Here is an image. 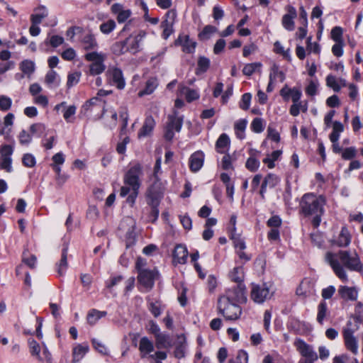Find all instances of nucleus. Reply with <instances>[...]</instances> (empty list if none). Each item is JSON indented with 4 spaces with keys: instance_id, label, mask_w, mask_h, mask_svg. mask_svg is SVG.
<instances>
[{
    "instance_id": "obj_43",
    "label": "nucleus",
    "mask_w": 363,
    "mask_h": 363,
    "mask_svg": "<svg viewBox=\"0 0 363 363\" xmlns=\"http://www.w3.org/2000/svg\"><path fill=\"white\" fill-rule=\"evenodd\" d=\"M230 277L232 281L238 283V284H241V282L243 280L242 268L240 267H235L233 270L230 272Z\"/></svg>"
},
{
    "instance_id": "obj_10",
    "label": "nucleus",
    "mask_w": 363,
    "mask_h": 363,
    "mask_svg": "<svg viewBox=\"0 0 363 363\" xmlns=\"http://www.w3.org/2000/svg\"><path fill=\"white\" fill-rule=\"evenodd\" d=\"M157 274L155 270L145 269L139 271L138 279L140 284L145 288L150 289L154 285V281Z\"/></svg>"
},
{
    "instance_id": "obj_54",
    "label": "nucleus",
    "mask_w": 363,
    "mask_h": 363,
    "mask_svg": "<svg viewBox=\"0 0 363 363\" xmlns=\"http://www.w3.org/2000/svg\"><path fill=\"white\" fill-rule=\"evenodd\" d=\"M18 140H19V143L21 145H27L30 143V142L32 140V137H31V135L28 133L25 130H22L19 133Z\"/></svg>"
},
{
    "instance_id": "obj_35",
    "label": "nucleus",
    "mask_w": 363,
    "mask_h": 363,
    "mask_svg": "<svg viewBox=\"0 0 363 363\" xmlns=\"http://www.w3.org/2000/svg\"><path fill=\"white\" fill-rule=\"evenodd\" d=\"M28 345L31 356L35 357L40 361H43V358L40 355V347L39 343L34 339H28Z\"/></svg>"
},
{
    "instance_id": "obj_62",
    "label": "nucleus",
    "mask_w": 363,
    "mask_h": 363,
    "mask_svg": "<svg viewBox=\"0 0 363 363\" xmlns=\"http://www.w3.org/2000/svg\"><path fill=\"white\" fill-rule=\"evenodd\" d=\"M76 113V106H69L66 108L63 113V117L67 122H71L70 118L74 116Z\"/></svg>"
},
{
    "instance_id": "obj_45",
    "label": "nucleus",
    "mask_w": 363,
    "mask_h": 363,
    "mask_svg": "<svg viewBox=\"0 0 363 363\" xmlns=\"http://www.w3.org/2000/svg\"><path fill=\"white\" fill-rule=\"evenodd\" d=\"M116 26V24L113 20H108L102 23L99 26V29L101 33L108 35L115 29Z\"/></svg>"
},
{
    "instance_id": "obj_52",
    "label": "nucleus",
    "mask_w": 363,
    "mask_h": 363,
    "mask_svg": "<svg viewBox=\"0 0 363 363\" xmlns=\"http://www.w3.org/2000/svg\"><path fill=\"white\" fill-rule=\"evenodd\" d=\"M251 128L255 133H261L264 130L263 120L261 118H255L252 123Z\"/></svg>"
},
{
    "instance_id": "obj_49",
    "label": "nucleus",
    "mask_w": 363,
    "mask_h": 363,
    "mask_svg": "<svg viewBox=\"0 0 363 363\" xmlns=\"http://www.w3.org/2000/svg\"><path fill=\"white\" fill-rule=\"evenodd\" d=\"M12 105V100L10 97L1 95L0 96V110L1 111H9Z\"/></svg>"
},
{
    "instance_id": "obj_7",
    "label": "nucleus",
    "mask_w": 363,
    "mask_h": 363,
    "mask_svg": "<svg viewBox=\"0 0 363 363\" xmlns=\"http://www.w3.org/2000/svg\"><path fill=\"white\" fill-rule=\"evenodd\" d=\"M245 287L242 284H238L230 289H228L225 294L221 296L219 298L225 299L235 303H242L247 301L245 296Z\"/></svg>"
},
{
    "instance_id": "obj_3",
    "label": "nucleus",
    "mask_w": 363,
    "mask_h": 363,
    "mask_svg": "<svg viewBox=\"0 0 363 363\" xmlns=\"http://www.w3.org/2000/svg\"><path fill=\"white\" fill-rule=\"evenodd\" d=\"M142 174V166L137 164L130 167L124 176V186L121 188L120 196L121 197L128 196L126 201L131 206L135 203L138 196L139 189L141 186L140 177Z\"/></svg>"
},
{
    "instance_id": "obj_37",
    "label": "nucleus",
    "mask_w": 363,
    "mask_h": 363,
    "mask_svg": "<svg viewBox=\"0 0 363 363\" xmlns=\"http://www.w3.org/2000/svg\"><path fill=\"white\" fill-rule=\"evenodd\" d=\"M111 50L113 54L121 55L128 51L125 40L115 43L112 47Z\"/></svg>"
},
{
    "instance_id": "obj_36",
    "label": "nucleus",
    "mask_w": 363,
    "mask_h": 363,
    "mask_svg": "<svg viewBox=\"0 0 363 363\" xmlns=\"http://www.w3.org/2000/svg\"><path fill=\"white\" fill-rule=\"evenodd\" d=\"M217 31L216 27L208 25L206 26L201 32L199 33V38L201 40H206L211 38V35Z\"/></svg>"
},
{
    "instance_id": "obj_26",
    "label": "nucleus",
    "mask_w": 363,
    "mask_h": 363,
    "mask_svg": "<svg viewBox=\"0 0 363 363\" xmlns=\"http://www.w3.org/2000/svg\"><path fill=\"white\" fill-rule=\"evenodd\" d=\"M155 345L157 349H167L172 347V340L169 335L160 333L155 337Z\"/></svg>"
},
{
    "instance_id": "obj_8",
    "label": "nucleus",
    "mask_w": 363,
    "mask_h": 363,
    "mask_svg": "<svg viewBox=\"0 0 363 363\" xmlns=\"http://www.w3.org/2000/svg\"><path fill=\"white\" fill-rule=\"evenodd\" d=\"M294 345L301 356L305 358L303 360L315 362L318 359V357L312 346L307 344L303 340L296 339L294 342Z\"/></svg>"
},
{
    "instance_id": "obj_27",
    "label": "nucleus",
    "mask_w": 363,
    "mask_h": 363,
    "mask_svg": "<svg viewBox=\"0 0 363 363\" xmlns=\"http://www.w3.org/2000/svg\"><path fill=\"white\" fill-rule=\"evenodd\" d=\"M89 347L87 344H79L73 348L72 355L73 362H77L83 358V357L89 352Z\"/></svg>"
},
{
    "instance_id": "obj_18",
    "label": "nucleus",
    "mask_w": 363,
    "mask_h": 363,
    "mask_svg": "<svg viewBox=\"0 0 363 363\" xmlns=\"http://www.w3.org/2000/svg\"><path fill=\"white\" fill-rule=\"evenodd\" d=\"M188 257V251L186 247L183 245H177L173 251V264H184L186 262Z\"/></svg>"
},
{
    "instance_id": "obj_61",
    "label": "nucleus",
    "mask_w": 363,
    "mask_h": 363,
    "mask_svg": "<svg viewBox=\"0 0 363 363\" xmlns=\"http://www.w3.org/2000/svg\"><path fill=\"white\" fill-rule=\"evenodd\" d=\"M61 56L65 60L71 61L75 58L76 52L74 49L70 48L65 50L62 52Z\"/></svg>"
},
{
    "instance_id": "obj_56",
    "label": "nucleus",
    "mask_w": 363,
    "mask_h": 363,
    "mask_svg": "<svg viewBox=\"0 0 363 363\" xmlns=\"http://www.w3.org/2000/svg\"><path fill=\"white\" fill-rule=\"evenodd\" d=\"M327 85L332 88L335 91H339L340 90V86L337 84L336 79L333 75H328L326 78Z\"/></svg>"
},
{
    "instance_id": "obj_23",
    "label": "nucleus",
    "mask_w": 363,
    "mask_h": 363,
    "mask_svg": "<svg viewBox=\"0 0 363 363\" xmlns=\"http://www.w3.org/2000/svg\"><path fill=\"white\" fill-rule=\"evenodd\" d=\"M155 125V121L152 116H148L145 118L144 123L138 132V138L146 137L149 135L152 131Z\"/></svg>"
},
{
    "instance_id": "obj_13",
    "label": "nucleus",
    "mask_w": 363,
    "mask_h": 363,
    "mask_svg": "<svg viewBox=\"0 0 363 363\" xmlns=\"http://www.w3.org/2000/svg\"><path fill=\"white\" fill-rule=\"evenodd\" d=\"M146 197L149 206H158L162 197V191L157 188L156 184H153L147 189Z\"/></svg>"
},
{
    "instance_id": "obj_48",
    "label": "nucleus",
    "mask_w": 363,
    "mask_h": 363,
    "mask_svg": "<svg viewBox=\"0 0 363 363\" xmlns=\"http://www.w3.org/2000/svg\"><path fill=\"white\" fill-rule=\"evenodd\" d=\"M21 70L26 74H30L34 72V63L30 60H23L20 65Z\"/></svg>"
},
{
    "instance_id": "obj_60",
    "label": "nucleus",
    "mask_w": 363,
    "mask_h": 363,
    "mask_svg": "<svg viewBox=\"0 0 363 363\" xmlns=\"http://www.w3.org/2000/svg\"><path fill=\"white\" fill-rule=\"evenodd\" d=\"M45 130V127L42 123H34L32 124L30 127V131L32 134H38V136H40L42 133Z\"/></svg>"
},
{
    "instance_id": "obj_46",
    "label": "nucleus",
    "mask_w": 363,
    "mask_h": 363,
    "mask_svg": "<svg viewBox=\"0 0 363 363\" xmlns=\"http://www.w3.org/2000/svg\"><path fill=\"white\" fill-rule=\"evenodd\" d=\"M12 160L11 157L2 156L0 158V169H4L7 172H12Z\"/></svg>"
},
{
    "instance_id": "obj_16",
    "label": "nucleus",
    "mask_w": 363,
    "mask_h": 363,
    "mask_svg": "<svg viewBox=\"0 0 363 363\" xmlns=\"http://www.w3.org/2000/svg\"><path fill=\"white\" fill-rule=\"evenodd\" d=\"M175 45H181L182 51L186 53H193L195 51L196 43L191 39L188 35H180L175 41Z\"/></svg>"
},
{
    "instance_id": "obj_28",
    "label": "nucleus",
    "mask_w": 363,
    "mask_h": 363,
    "mask_svg": "<svg viewBox=\"0 0 363 363\" xmlns=\"http://www.w3.org/2000/svg\"><path fill=\"white\" fill-rule=\"evenodd\" d=\"M269 78L271 81L274 82L279 79L281 82H283L285 80V74L279 70L278 65L273 63L270 67Z\"/></svg>"
},
{
    "instance_id": "obj_53",
    "label": "nucleus",
    "mask_w": 363,
    "mask_h": 363,
    "mask_svg": "<svg viewBox=\"0 0 363 363\" xmlns=\"http://www.w3.org/2000/svg\"><path fill=\"white\" fill-rule=\"evenodd\" d=\"M252 95L250 93H245L242 96L241 101L240 102V108L242 110H247L250 107Z\"/></svg>"
},
{
    "instance_id": "obj_6",
    "label": "nucleus",
    "mask_w": 363,
    "mask_h": 363,
    "mask_svg": "<svg viewBox=\"0 0 363 363\" xmlns=\"http://www.w3.org/2000/svg\"><path fill=\"white\" fill-rule=\"evenodd\" d=\"M273 294L271 285L267 283L252 284L251 298L257 303H262L267 300L270 299Z\"/></svg>"
},
{
    "instance_id": "obj_51",
    "label": "nucleus",
    "mask_w": 363,
    "mask_h": 363,
    "mask_svg": "<svg viewBox=\"0 0 363 363\" xmlns=\"http://www.w3.org/2000/svg\"><path fill=\"white\" fill-rule=\"evenodd\" d=\"M26 255V253L24 252L23 253L22 262L29 268L34 269L37 262L36 256L34 255H30L28 257H27Z\"/></svg>"
},
{
    "instance_id": "obj_55",
    "label": "nucleus",
    "mask_w": 363,
    "mask_h": 363,
    "mask_svg": "<svg viewBox=\"0 0 363 363\" xmlns=\"http://www.w3.org/2000/svg\"><path fill=\"white\" fill-rule=\"evenodd\" d=\"M356 154H357V150H356L355 147H350L345 148V150H342V157L344 160H352L356 156Z\"/></svg>"
},
{
    "instance_id": "obj_41",
    "label": "nucleus",
    "mask_w": 363,
    "mask_h": 363,
    "mask_svg": "<svg viewBox=\"0 0 363 363\" xmlns=\"http://www.w3.org/2000/svg\"><path fill=\"white\" fill-rule=\"evenodd\" d=\"M260 165V162L258 159H257L252 154H251V156L247 160V162L245 163L246 168L252 172H256Z\"/></svg>"
},
{
    "instance_id": "obj_19",
    "label": "nucleus",
    "mask_w": 363,
    "mask_h": 363,
    "mask_svg": "<svg viewBox=\"0 0 363 363\" xmlns=\"http://www.w3.org/2000/svg\"><path fill=\"white\" fill-rule=\"evenodd\" d=\"M49 12L44 5H39L33 9V13L30 16V23L40 24L43 20L48 16Z\"/></svg>"
},
{
    "instance_id": "obj_2",
    "label": "nucleus",
    "mask_w": 363,
    "mask_h": 363,
    "mask_svg": "<svg viewBox=\"0 0 363 363\" xmlns=\"http://www.w3.org/2000/svg\"><path fill=\"white\" fill-rule=\"evenodd\" d=\"M326 204L325 197L313 193H307L301 197L299 206L300 213L306 217H312V225L318 228L324 214V206Z\"/></svg>"
},
{
    "instance_id": "obj_42",
    "label": "nucleus",
    "mask_w": 363,
    "mask_h": 363,
    "mask_svg": "<svg viewBox=\"0 0 363 363\" xmlns=\"http://www.w3.org/2000/svg\"><path fill=\"white\" fill-rule=\"evenodd\" d=\"M230 238L233 240V245L235 248H239L240 250L245 249V242L240 234L230 232Z\"/></svg>"
},
{
    "instance_id": "obj_1",
    "label": "nucleus",
    "mask_w": 363,
    "mask_h": 363,
    "mask_svg": "<svg viewBox=\"0 0 363 363\" xmlns=\"http://www.w3.org/2000/svg\"><path fill=\"white\" fill-rule=\"evenodd\" d=\"M325 260L335 275L344 282L348 281V277L345 268L358 272L363 270V264L356 252L352 254L347 250H340L337 253L328 252L325 255Z\"/></svg>"
},
{
    "instance_id": "obj_64",
    "label": "nucleus",
    "mask_w": 363,
    "mask_h": 363,
    "mask_svg": "<svg viewBox=\"0 0 363 363\" xmlns=\"http://www.w3.org/2000/svg\"><path fill=\"white\" fill-rule=\"evenodd\" d=\"M236 362L237 363H247L248 362V354L247 353L240 350L238 351L237 357H236Z\"/></svg>"
},
{
    "instance_id": "obj_29",
    "label": "nucleus",
    "mask_w": 363,
    "mask_h": 363,
    "mask_svg": "<svg viewBox=\"0 0 363 363\" xmlns=\"http://www.w3.org/2000/svg\"><path fill=\"white\" fill-rule=\"evenodd\" d=\"M179 92L185 96L186 100L190 103L199 98V93L194 90L185 86H179Z\"/></svg>"
},
{
    "instance_id": "obj_9",
    "label": "nucleus",
    "mask_w": 363,
    "mask_h": 363,
    "mask_svg": "<svg viewBox=\"0 0 363 363\" xmlns=\"http://www.w3.org/2000/svg\"><path fill=\"white\" fill-rule=\"evenodd\" d=\"M108 55L102 52L92 51V74L103 73L106 66L104 63Z\"/></svg>"
},
{
    "instance_id": "obj_25",
    "label": "nucleus",
    "mask_w": 363,
    "mask_h": 363,
    "mask_svg": "<svg viewBox=\"0 0 363 363\" xmlns=\"http://www.w3.org/2000/svg\"><path fill=\"white\" fill-rule=\"evenodd\" d=\"M186 347V337L182 334L177 336V342L176 344L174 355L177 359H182L185 357Z\"/></svg>"
},
{
    "instance_id": "obj_11",
    "label": "nucleus",
    "mask_w": 363,
    "mask_h": 363,
    "mask_svg": "<svg viewBox=\"0 0 363 363\" xmlns=\"http://www.w3.org/2000/svg\"><path fill=\"white\" fill-rule=\"evenodd\" d=\"M177 15L175 11L170 10L166 14V19L161 23V27L163 29L162 37L164 39H167L173 32V24Z\"/></svg>"
},
{
    "instance_id": "obj_31",
    "label": "nucleus",
    "mask_w": 363,
    "mask_h": 363,
    "mask_svg": "<svg viewBox=\"0 0 363 363\" xmlns=\"http://www.w3.org/2000/svg\"><path fill=\"white\" fill-rule=\"evenodd\" d=\"M328 315V305L325 301H322L318 306L317 321L323 325L324 320Z\"/></svg>"
},
{
    "instance_id": "obj_47",
    "label": "nucleus",
    "mask_w": 363,
    "mask_h": 363,
    "mask_svg": "<svg viewBox=\"0 0 363 363\" xmlns=\"http://www.w3.org/2000/svg\"><path fill=\"white\" fill-rule=\"evenodd\" d=\"M81 73L75 72L69 73L67 76V86L68 89L71 88L74 85L77 84L79 82Z\"/></svg>"
},
{
    "instance_id": "obj_32",
    "label": "nucleus",
    "mask_w": 363,
    "mask_h": 363,
    "mask_svg": "<svg viewBox=\"0 0 363 363\" xmlns=\"http://www.w3.org/2000/svg\"><path fill=\"white\" fill-rule=\"evenodd\" d=\"M230 145L229 137L225 134L223 133L220 135L216 143V150L220 153L225 152V148Z\"/></svg>"
},
{
    "instance_id": "obj_4",
    "label": "nucleus",
    "mask_w": 363,
    "mask_h": 363,
    "mask_svg": "<svg viewBox=\"0 0 363 363\" xmlns=\"http://www.w3.org/2000/svg\"><path fill=\"white\" fill-rule=\"evenodd\" d=\"M218 308L226 320H235L240 318L242 310L238 303L218 298Z\"/></svg>"
},
{
    "instance_id": "obj_33",
    "label": "nucleus",
    "mask_w": 363,
    "mask_h": 363,
    "mask_svg": "<svg viewBox=\"0 0 363 363\" xmlns=\"http://www.w3.org/2000/svg\"><path fill=\"white\" fill-rule=\"evenodd\" d=\"M210 60L204 56H200L197 62L196 74L206 72L210 67Z\"/></svg>"
},
{
    "instance_id": "obj_57",
    "label": "nucleus",
    "mask_w": 363,
    "mask_h": 363,
    "mask_svg": "<svg viewBox=\"0 0 363 363\" xmlns=\"http://www.w3.org/2000/svg\"><path fill=\"white\" fill-rule=\"evenodd\" d=\"M311 39V37H308L307 38V50L309 52H313L316 54L320 53V48L319 44L317 43H312Z\"/></svg>"
},
{
    "instance_id": "obj_63",
    "label": "nucleus",
    "mask_w": 363,
    "mask_h": 363,
    "mask_svg": "<svg viewBox=\"0 0 363 363\" xmlns=\"http://www.w3.org/2000/svg\"><path fill=\"white\" fill-rule=\"evenodd\" d=\"M57 78V73L54 70H50L47 72L45 78V82L48 85H51L55 82Z\"/></svg>"
},
{
    "instance_id": "obj_40",
    "label": "nucleus",
    "mask_w": 363,
    "mask_h": 363,
    "mask_svg": "<svg viewBox=\"0 0 363 363\" xmlns=\"http://www.w3.org/2000/svg\"><path fill=\"white\" fill-rule=\"evenodd\" d=\"M158 84L157 80L155 78H151L148 79L146 82L145 88L143 91L139 93L140 96H143L144 94H150L154 90L157 88Z\"/></svg>"
},
{
    "instance_id": "obj_39",
    "label": "nucleus",
    "mask_w": 363,
    "mask_h": 363,
    "mask_svg": "<svg viewBox=\"0 0 363 363\" xmlns=\"http://www.w3.org/2000/svg\"><path fill=\"white\" fill-rule=\"evenodd\" d=\"M247 125V121L245 119H241L235 123V130L237 137L239 139H243L245 138V130Z\"/></svg>"
},
{
    "instance_id": "obj_5",
    "label": "nucleus",
    "mask_w": 363,
    "mask_h": 363,
    "mask_svg": "<svg viewBox=\"0 0 363 363\" xmlns=\"http://www.w3.org/2000/svg\"><path fill=\"white\" fill-rule=\"evenodd\" d=\"M184 116H179L178 111L174 110L173 114L169 115L164 128V137L167 140L171 141L174 136V130L179 132L183 125Z\"/></svg>"
},
{
    "instance_id": "obj_44",
    "label": "nucleus",
    "mask_w": 363,
    "mask_h": 363,
    "mask_svg": "<svg viewBox=\"0 0 363 363\" xmlns=\"http://www.w3.org/2000/svg\"><path fill=\"white\" fill-rule=\"evenodd\" d=\"M22 164L28 168L34 167L36 164V159L31 153H25L22 157Z\"/></svg>"
},
{
    "instance_id": "obj_50",
    "label": "nucleus",
    "mask_w": 363,
    "mask_h": 363,
    "mask_svg": "<svg viewBox=\"0 0 363 363\" xmlns=\"http://www.w3.org/2000/svg\"><path fill=\"white\" fill-rule=\"evenodd\" d=\"M331 38L335 43H342V28L340 26L334 27L331 30Z\"/></svg>"
},
{
    "instance_id": "obj_59",
    "label": "nucleus",
    "mask_w": 363,
    "mask_h": 363,
    "mask_svg": "<svg viewBox=\"0 0 363 363\" xmlns=\"http://www.w3.org/2000/svg\"><path fill=\"white\" fill-rule=\"evenodd\" d=\"M64 43V38L58 35H52L49 40V44L52 48H57Z\"/></svg>"
},
{
    "instance_id": "obj_58",
    "label": "nucleus",
    "mask_w": 363,
    "mask_h": 363,
    "mask_svg": "<svg viewBox=\"0 0 363 363\" xmlns=\"http://www.w3.org/2000/svg\"><path fill=\"white\" fill-rule=\"evenodd\" d=\"M274 50L275 52L282 55L284 57H289V49L284 50V47L279 41H276L274 44Z\"/></svg>"
},
{
    "instance_id": "obj_15",
    "label": "nucleus",
    "mask_w": 363,
    "mask_h": 363,
    "mask_svg": "<svg viewBox=\"0 0 363 363\" xmlns=\"http://www.w3.org/2000/svg\"><path fill=\"white\" fill-rule=\"evenodd\" d=\"M287 13L284 14L282 17L281 23L284 28L288 30H293L294 29V19L297 16L296 9L292 6H287L286 8Z\"/></svg>"
},
{
    "instance_id": "obj_17",
    "label": "nucleus",
    "mask_w": 363,
    "mask_h": 363,
    "mask_svg": "<svg viewBox=\"0 0 363 363\" xmlns=\"http://www.w3.org/2000/svg\"><path fill=\"white\" fill-rule=\"evenodd\" d=\"M280 182V179L278 176L274 174L269 173L268 174L262 181L261 184V188L259 191V194L262 199H264V194L267 191V187L272 189L278 185Z\"/></svg>"
},
{
    "instance_id": "obj_24",
    "label": "nucleus",
    "mask_w": 363,
    "mask_h": 363,
    "mask_svg": "<svg viewBox=\"0 0 363 363\" xmlns=\"http://www.w3.org/2000/svg\"><path fill=\"white\" fill-rule=\"evenodd\" d=\"M108 72L111 75L113 84L119 89H123L125 83L122 71L118 68H113L111 70H109Z\"/></svg>"
},
{
    "instance_id": "obj_34",
    "label": "nucleus",
    "mask_w": 363,
    "mask_h": 363,
    "mask_svg": "<svg viewBox=\"0 0 363 363\" xmlns=\"http://www.w3.org/2000/svg\"><path fill=\"white\" fill-rule=\"evenodd\" d=\"M139 350L143 354L150 353L154 350L153 343L147 337H143L140 339Z\"/></svg>"
},
{
    "instance_id": "obj_21",
    "label": "nucleus",
    "mask_w": 363,
    "mask_h": 363,
    "mask_svg": "<svg viewBox=\"0 0 363 363\" xmlns=\"http://www.w3.org/2000/svg\"><path fill=\"white\" fill-rule=\"evenodd\" d=\"M338 294L341 298L345 301H356L358 296V291L355 287L340 286Z\"/></svg>"
},
{
    "instance_id": "obj_14",
    "label": "nucleus",
    "mask_w": 363,
    "mask_h": 363,
    "mask_svg": "<svg viewBox=\"0 0 363 363\" xmlns=\"http://www.w3.org/2000/svg\"><path fill=\"white\" fill-rule=\"evenodd\" d=\"M145 35V33L140 31L137 35H131L125 40L127 44L128 51L135 53L139 51L141 43Z\"/></svg>"
},
{
    "instance_id": "obj_12",
    "label": "nucleus",
    "mask_w": 363,
    "mask_h": 363,
    "mask_svg": "<svg viewBox=\"0 0 363 363\" xmlns=\"http://www.w3.org/2000/svg\"><path fill=\"white\" fill-rule=\"evenodd\" d=\"M353 333V330L348 328H345L343 330V337L347 349L350 350L353 354H357L358 352V342Z\"/></svg>"
},
{
    "instance_id": "obj_22",
    "label": "nucleus",
    "mask_w": 363,
    "mask_h": 363,
    "mask_svg": "<svg viewBox=\"0 0 363 363\" xmlns=\"http://www.w3.org/2000/svg\"><path fill=\"white\" fill-rule=\"evenodd\" d=\"M67 254L68 247L67 245H64L62 249L61 258L60 259V262L56 264L57 272L58 275L60 277H62L65 274V272L68 268Z\"/></svg>"
},
{
    "instance_id": "obj_30",
    "label": "nucleus",
    "mask_w": 363,
    "mask_h": 363,
    "mask_svg": "<svg viewBox=\"0 0 363 363\" xmlns=\"http://www.w3.org/2000/svg\"><path fill=\"white\" fill-rule=\"evenodd\" d=\"M351 238L347 229L343 227L340 231L336 245L338 247H347L350 243Z\"/></svg>"
},
{
    "instance_id": "obj_38",
    "label": "nucleus",
    "mask_w": 363,
    "mask_h": 363,
    "mask_svg": "<svg viewBox=\"0 0 363 363\" xmlns=\"http://www.w3.org/2000/svg\"><path fill=\"white\" fill-rule=\"evenodd\" d=\"M262 65L261 62H252L247 64L244 66L242 72L246 76H251L257 70H259Z\"/></svg>"
},
{
    "instance_id": "obj_20",
    "label": "nucleus",
    "mask_w": 363,
    "mask_h": 363,
    "mask_svg": "<svg viewBox=\"0 0 363 363\" xmlns=\"http://www.w3.org/2000/svg\"><path fill=\"white\" fill-rule=\"evenodd\" d=\"M204 154L201 151L193 153L189 158V167L194 172H198L203 165Z\"/></svg>"
}]
</instances>
